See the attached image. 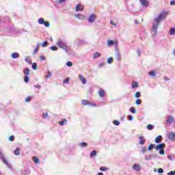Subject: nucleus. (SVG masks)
Returning <instances> with one entry per match:
<instances>
[{"label": "nucleus", "mask_w": 175, "mask_h": 175, "mask_svg": "<svg viewBox=\"0 0 175 175\" xmlns=\"http://www.w3.org/2000/svg\"><path fill=\"white\" fill-rule=\"evenodd\" d=\"M167 15V12H163L154 18L152 29V38H155L157 36V34L158 33V28H159V24H161V21L165 20Z\"/></svg>", "instance_id": "f257e3e1"}, {"label": "nucleus", "mask_w": 175, "mask_h": 175, "mask_svg": "<svg viewBox=\"0 0 175 175\" xmlns=\"http://www.w3.org/2000/svg\"><path fill=\"white\" fill-rule=\"evenodd\" d=\"M57 46L59 47V49L64 50L65 53H68L69 50H70V48H69V46H68V45H66V44H65V42H64V41L62 40H58Z\"/></svg>", "instance_id": "f03ea898"}, {"label": "nucleus", "mask_w": 175, "mask_h": 175, "mask_svg": "<svg viewBox=\"0 0 175 175\" xmlns=\"http://www.w3.org/2000/svg\"><path fill=\"white\" fill-rule=\"evenodd\" d=\"M0 161H1V162L5 164L9 169L12 167V165H10V163H9V161H8V159H6L5 154L1 150H0Z\"/></svg>", "instance_id": "7ed1b4c3"}, {"label": "nucleus", "mask_w": 175, "mask_h": 175, "mask_svg": "<svg viewBox=\"0 0 175 175\" xmlns=\"http://www.w3.org/2000/svg\"><path fill=\"white\" fill-rule=\"evenodd\" d=\"M95 21H96V15L95 14H90L88 18V22L89 24H93Z\"/></svg>", "instance_id": "20e7f679"}, {"label": "nucleus", "mask_w": 175, "mask_h": 175, "mask_svg": "<svg viewBox=\"0 0 175 175\" xmlns=\"http://www.w3.org/2000/svg\"><path fill=\"white\" fill-rule=\"evenodd\" d=\"M38 24H40L41 25H44V27H50V23L48 21H44V19L43 18H40L38 19Z\"/></svg>", "instance_id": "39448f33"}, {"label": "nucleus", "mask_w": 175, "mask_h": 175, "mask_svg": "<svg viewBox=\"0 0 175 175\" xmlns=\"http://www.w3.org/2000/svg\"><path fill=\"white\" fill-rule=\"evenodd\" d=\"M139 3L143 8H148L150 5V2L148 0H139Z\"/></svg>", "instance_id": "423d86ee"}, {"label": "nucleus", "mask_w": 175, "mask_h": 175, "mask_svg": "<svg viewBox=\"0 0 175 175\" xmlns=\"http://www.w3.org/2000/svg\"><path fill=\"white\" fill-rule=\"evenodd\" d=\"M167 139L171 142H174L175 140V133L171 132L167 134Z\"/></svg>", "instance_id": "0eeeda50"}, {"label": "nucleus", "mask_w": 175, "mask_h": 175, "mask_svg": "<svg viewBox=\"0 0 175 175\" xmlns=\"http://www.w3.org/2000/svg\"><path fill=\"white\" fill-rule=\"evenodd\" d=\"M84 9V6L81 5V4H77L75 7V12H83Z\"/></svg>", "instance_id": "6e6552de"}, {"label": "nucleus", "mask_w": 175, "mask_h": 175, "mask_svg": "<svg viewBox=\"0 0 175 175\" xmlns=\"http://www.w3.org/2000/svg\"><path fill=\"white\" fill-rule=\"evenodd\" d=\"M79 79L81 81L82 84L85 85L87 84V79L83 77L82 75H79Z\"/></svg>", "instance_id": "1a4fd4ad"}, {"label": "nucleus", "mask_w": 175, "mask_h": 175, "mask_svg": "<svg viewBox=\"0 0 175 175\" xmlns=\"http://www.w3.org/2000/svg\"><path fill=\"white\" fill-rule=\"evenodd\" d=\"M133 170H135L136 172H140V170H142V168L140 167V165L135 163L133 166Z\"/></svg>", "instance_id": "9d476101"}, {"label": "nucleus", "mask_w": 175, "mask_h": 175, "mask_svg": "<svg viewBox=\"0 0 175 175\" xmlns=\"http://www.w3.org/2000/svg\"><path fill=\"white\" fill-rule=\"evenodd\" d=\"M163 148H165L164 143L159 144L155 146L156 150H163Z\"/></svg>", "instance_id": "9b49d317"}, {"label": "nucleus", "mask_w": 175, "mask_h": 175, "mask_svg": "<svg viewBox=\"0 0 175 175\" xmlns=\"http://www.w3.org/2000/svg\"><path fill=\"white\" fill-rule=\"evenodd\" d=\"M75 17H76V18H78L79 20H83L85 18V16H84V14H76L75 15Z\"/></svg>", "instance_id": "f8f14e48"}, {"label": "nucleus", "mask_w": 175, "mask_h": 175, "mask_svg": "<svg viewBox=\"0 0 175 175\" xmlns=\"http://www.w3.org/2000/svg\"><path fill=\"white\" fill-rule=\"evenodd\" d=\"M98 95H99L100 98H105V96H106L105 90H103V89H100L98 91Z\"/></svg>", "instance_id": "ddd939ff"}, {"label": "nucleus", "mask_w": 175, "mask_h": 175, "mask_svg": "<svg viewBox=\"0 0 175 175\" xmlns=\"http://www.w3.org/2000/svg\"><path fill=\"white\" fill-rule=\"evenodd\" d=\"M131 88L133 90L139 88V83L136 82L135 81H133L131 83Z\"/></svg>", "instance_id": "4468645a"}, {"label": "nucleus", "mask_w": 175, "mask_h": 175, "mask_svg": "<svg viewBox=\"0 0 175 175\" xmlns=\"http://www.w3.org/2000/svg\"><path fill=\"white\" fill-rule=\"evenodd\" d=\"M167 122L168 124H172V122H175V119L173 118L172 116H169L167 119Z\"/></svg>", "instance_id": "2eb2a0df"}, {"label": "nucleus", "mask_w": 175, "mask_h": 175, "mask_svg": "<svg viewBox=\"0 0 175 175\" xmlns=\"http://www.w3.org/2000/svg\"><path fill=\"white\" fill-rule=\"evenodd\" d=\"M139 144L141 146H143V144H144V143H146V139H144V137H143V136H139Z\"/></svg>", "instance_id": "dca6fc26"}, {"label": "nucleus", "mask_w": 175, "mask_h": 175, "mask_svg": "<svg viewBox=\"0 0 175 175\" xmlns=\"http://www.w3.org/2000/svg\"><path fill=\"white\" fill-rule=\"evenodd\" d=\"M23 73H24L25 76H29V75H30L29 68H25L23 70Z\"/></svg>", "instance_id": "f3484780"}, {"label": "nucleus", "mask_w": 175, "mask_h": 175, "mask_svg": "<svg viewBox=\"0 0 175 175\" xmlns=\"http://www.w3.org/2000/svg\"><path fill=\"white\" fill-rule=\"evenodd\" d=\"M11 57L13 58V59H16L20 57V55L18 53H12Z\"/></svg>", "instance_id": "a211bd4d"}, {"label": "nucleus", "mask_w": 175, "mask_h": 175, "mask_svg": "<svg viewBox=\"0 0 175 175\" xmlns=\"http://www.w3.org/2000/svg\"><path fill=\"white\" fill-rule=\"evenodd\" d=\"M79 146L81 148H85V147H87L88 146V144L87 142H81L79 144Z\"/></svg>", "instance_id": "6ab92c4d"}, {"label": "nucleus", "mask_w": 175, "mask_h": 175, "mask_svg": "<svg viewBox=\"0 0 175 175\" xmlns=\"http://www.w3.org/2000/svg\"><path fill=\"white\" fill-rule=\"evenodd\" d=\"M116 58L117 61H120L121 60V53H120L119 51H116Z\"/></svg>", "instance_id": "aec40b11"}, {"label": "nucleus", "mask_w": 175, "mask_h": 175, "mask_svg": "<svg viewBox=\"0 0 175 175\" xmlns=\"http://www.w3.org/2000/svg\"><path fill=\"white\" fill-rule=\"evenodd\" d=\"M66 122H68V120L66 119H63L62 121L59 122V125H60V126H64Z\"/></svg>", "instance_id": "412c9836"}, {"label": "nucleus", "mask_w": 175, "mask_h": 175, "mask_svg": "<svg viewBox=\"0 0 175 175\" xmlns=\"http://www.w3.org/2000/svg\"><path fill=\"white\" fill-rule=\"evenodd\" d=\"M149 76H152V77H155V76H157V72H155V70H150L148 72Z\"/></svg>", "instance_id": "4be33fe9"}, {"label": "nucleus", "mask_w": 175, "mask_h": 175, "mask_svg": "<svg viewBox=\"0 0 175 175\" xmlns=\"http://www.w3.org/2000/svg\"><path fill=\"white\" fill-rule=\"evenodd\" d=\"M161 139H162V135L157 136L154 139L155 143H161Z\"/></svg>", "instance_id": "5701e85b"}, {"label": "nucleus", "mask_w": 175, "mask_h": 175, "mask_svg": "<svg viewBox=\"0 0 175 175\" xmlns=\"http://www.w3.org/2000/svg\"><path fill=\"white\" fill-rule=\"evenodd\" d=\"M89 104H90V101L87 100H82L81 101V105H83V106L89 105Z\"/></svg>", "instance_id": "b1692460"}, {"label": "nucleus", "mask_w": 175, "mask_h": 175, "mask_svg": "<svg viewBox=\"0 0 175 175\" xmlns=\"http://www.w3.org/2000/svg\"><path fill=\"white\" fill-rule=\"evenodd\" d=\"M98 57H100V53H98V52H95L94 54H93V58L94 59H96V58H98Z\"/></svg>", "instance_id": "393cba45"}, {"label": "nucleus", "mask_w": 175, "mask_h": 175, "mask_svg": "<svg viewBox=\"0 0 175 175\" xmlns=\"http://www.w3.org/2000/svg\"><path fill=\"white\" fill-rule=\"evenodd\" d=\"M114 44H116V42L114 41H113L111 40H109L107 41V46H113Z\"/></svg>", "instance_id": "a878e982"}, {"label": "nucleus", "mask_w": 175, "mask_h": 175, "mask_svg": "<svg viewBox=\"0 0 175 175\" xmlns=\"http://www.w3.org/2000/svg\"><path fill=\"white\" fill-rule=\"evenodd\" d=\"M141 152H142V154H146V152H147V147L146 146H142L141 148Z\"/></svg>", "instance_id": "bb28decb"}, {"label": "nucleus", "mask_w": 175, "mask_h": 175, "mask_svg": "<svg viewBox=\"0 0 175 175\" xmlns=\"http://www.w3.org/2000/svg\"><path fill=\"white\" fill-rule=\"evenodd\" d=\"M14 155H20V148H16L15 150L14 151Z\"/></svg>", "instance_id": "cd10ccee"}, {"label": "nucleus", "mask_w": 175, "mask_h": 175, "mask_svg": "<svg viewBox=\"0 0 175 175\" xmlns=\"http://www.w3.org/2000/svg\"><path fill=\"white\" fill-rule=\"evenodd\" d=\"M33 161L36 164L39 163V158L38 157H33Z\"/></svg>", "instance_id": "c85d7f7f"}, {"label": "nucleus", "mask_w": 175, "mask_h": 175, "mask_svg": "<svg viewBox=\"0 0 175 175\" xmlns=\"http://www.w3.org/2000/svg\"><path fill=\"white\" fill-rule=\"evenodd\" d=\"M24 81L26 83V84L29 82V77H28V75H25Z\"/></svg>", "instance_id": "c756f323"}, {"label": "nucleus", "mask_w": 175, "mask_h": 175, "mask_svg": "<svg viewBox=\"0 0 175 175\" xmlns=\"http://www.w3.org/2000/svg\"><path fill=\"white\" fill-rule=\"evenodd\" d=\"M170 35H175V27H172L170 29Z\"/></svg>", "instance_id": "7c9ffc66"}, {"label": "nucleus", "mask_w": 175, "mask_h": 175, "mask_svg": "<svg viewBox=\"0 0 175 175\" xmlns=\"http://www.w3.org/2000/svg\"><path fill=\"white\" fill-rule=\"evenodd\" d=\"M145 159H146V161H151L152 159V156H151V154L146 155Z\"/></svg>", "instance_id": "2f4dec72"}, {"label": "nucleus", "mask_w": 175, "mask_h": 175, "mask_svg": "<svg viewBox=\"0 0 175 175\" xmlns=\"http://www.w3.org/2000/svg\"><path fill=\"white\" fill-rule=\"evenodd\" d=\"M100 172H107V170H109V167H107L105 166L100 167Z\"/></svg>", "instance_id": "473e14b6"}, {"label": "nucleus", "mask_w": 175, "mask_h": 175, "mask_svg": "<svg viewBox=\"0 0 175 175\" xmlns=\"http://www.w3.org/2000/svg\"><path fill=\"white\" fill-rule=\"evenodd\" d=\"M25 62H28V64H32V60H31V58L29 57H26L25 58Z\"/></svg>", "instance_id": "72a5a7b5"}, {"label": "nucleus", "mask_w": 175, "mask_h": 175, "mask_svg": "<svg viewBox=\"0 0 175 175\" xmlns=\"http://www.w3.org/2000/svg\"><path fill=\"white\" fill-rule=\"evenodd\" d=\"M152 148H155V145L152 144H150L149 145V146L148 147V150L149 151H151V150H152Z\"/></svg>", "instance_id": "f704fd0d"}, {"label": "nucleus", "mask_w": 175, "mask_h": 175, "mask_svg": "<svg viewBox=\"0 0 175 175\" xmlns=\"http://www.w3.org/2000/svg\"><path fill=\"white\" fill-rule=\"evenodd\" d=\"M147 129H148V131H152V130L154 129V125H152V124H148V125L147 126Z\"/></svg>", "instance_id": "c9c22d12"}, {"label": "nucleus", "mask_w": 175, "mask_h": 175, "mask_svg": "<svg viewBox=\"0 0 175 175\" xmlns=\"http://www.w3.org/2000/svg\"><path fill=\"white\" fill-rule=\"evenodd\" d=\"M130 111L131 113H132L133 114H136V109H135V107H131L130 108Z\"/></svg>", "instance_id": "e433bc0d"}, {"label": "nucleus", "mask_w": 175, "mask_h": 175, "mask_svg": "<svg viewBox=\"0 0 175 175\" xmlns=\"http://www.w3.org/2000/svg\"><path fill=\"white\" fill-rule=\"evenodd\" d=\"M31 68L33 70H36V69H38V64L36 63H33Z\"/></svg>", "instance_id": "4c0bfd02"}, {"label": "nucleus", "mask_w": 175, "mask_h": 175, "mask_svg": "<svg viewBox=\"0 0 175 175\" xmlns=\"http://www.w3.org/2000/svg\"><path fill=\"white\" fill-rule=\"evenodd\" d=\"M90 157H96V150H92L90 152Z\"/></svg>", "instance_id": "58836bf2"}, {"label": "nucleus", "mask_w": 175, "mask_h": 175, "mask_svg": "<svg viewBox=\"0 0 175 175\" xmlns=\"http://www.w3.org/2000/svg\"><path fill=\"white\" fill-rule=\"evenodd\" d=\"M51 50H52V51H57V50H58V47L56 46H51Z\"/></svg>", "instance_id": "ea45409f"}, {"label": "nucleus", "mask_w": 175, "mask_h": 175, "mask_svg": "<svg viewBox=\"0 0 175 175\" xmlns=\"http://www.w3.org/2000/svg\"><path fill=\"white\" fill-rule=\"evenodd\" d=\"M140 96H142V94L140 93V92H137L135 94V98H140Z\"/></svg>", "instance_id": "a19ab883"}, {"label": "nucleus", "mask_w": 175, "mask_h": 175, "mask_svg": "<svg viewBox=\"0 0 175 175\" xmlns=\"http://www.w3.org/2000/svg\"><path fill=\"white\" fill-rule=\"evenodd\" d=\"M69 81H70V78H66L65 81H63L64 84H69Z\"/></svg>", "instance_id": "79ce46f5"}, {"label": "nucleus", "mask_w": 175, "mask_h": 175, "mask_svg": "<svg viewBox=\"0 0 175 175\" xmlns=\"http://www.w3.org/2000/svg\"><path fill=\"white\" fill-rule=\"evenodd\" d=\"M113 125H116V126H118V125H120V121H118V120H113Z\"/></svg>", "instance_id": "37998d69"}, {"label": "nucleus", "mask_w": 175, "mask_h": 175, "mask_svg": "<svg viewBox=\"0 0 175 175\" xmlns=\"http://www.w3.org/2000/svg\"><path fill=\"white\" fill-rule=\"evenodd\" d=\"M25 102L28 103V102H31V100H32V97L31 96H28L25 98Z\"/></svg>", "instance_id": "c03bdc74"}, {"label": "nucleus", "mask_w": 175, "mask_h": 175, "mask_svg": "<svg viewBox=\"0 0 175 175\" xmlns=\"http://www.w3.org/2000/svg\"><path fill=\"white\" fill-rule=\"evenodd\" d=\"M107 64H113V57H109L107 59Z\"/></svg>", "instance_id": "a18cd8bd"}, {"label": "nucleus", "mask_w": 175, "mask_h": 175, "mask_svg": "<svg viewBox=\"0 0 175 175\" xmlns=\"http://www.w3.org/2000/svg\"><path fill=\"white\" fill-rule=\"evenodd\" d=\"M89 106H91L92 107H96V104H95V103L89 102Z\"/></svg>", "instance_id": "49530a36"}, {"label": "nucleus", "mask_w": 175, "mask_h": 175, "mask_svg": "<svg viewBox=\"0 0 175 175\" xmlns=\"http://www.w3.org/2000/svg\"><path fill=\"white\" fill-rule=\"evenodd\" d=\"M135 103L137 105H142V100L140 98H138L135 100Z\"/></svg>", "instance_id": "de8ad7c7"}, {"label": "nucleus", "mask_w": 175, "mask_h": 175, "mask_svg": "<svg viewBox=\"0 0 175 175\" xmlns=\"http://www.w3.org/2000/svg\"><path fill=\"white\" fill-rule=\"evenodd\" d=\"M159 152L161 155H165V150L163 149H160Z\"/></svg>", "instance_id": "09e8293b"}, {"label": "nucleus", "mask_w": 175, "mask_h": 175, "mask_svg": "<svg viewBox=\"0 0 175 175\" xmlns=\"http://www.w3.org/2000/svg\"><path fill=\"white\" fill-rule=\"evenodd\" d=\"M9 140H10V142H14V135H11L9 137Z\"/></svg>", "instance_id": "8fccbe9b"}, {"label": "nucleus", "mask_w": 175, "mask_h": 175, "mask_svg": "<svg viewBox=\"0 0 175 175\" xmlns=\"http://www.w3.org/2000/svg\"><path fill=\"white\" fill-rule=\"evenodd\" d=\"M49 44V42L45 41L42 44V47H46V46H47V44Z\"/></svg>", "instance_id": "3c124183"}, {"label": "nucleus", "mask_w": 175, "mask_h": 175, "mask_svg": "<svg viewBox=\"0 0 175 175\" xmlns=\"http://www.w3.org/2000/svg\"><path fill=\"white\" fill-rule=\"evenodd\" d=\"M39 50V48L38 46L33 50V55H35L36 53H38V51Z\"/></svg>", "instance_id": "603ef678"}, {"label": "nucleus", "mask_w": 175, "mask_h": 175, "mask_svg": "<svg viewBox=\"0 0 175 175\" xmlns=\"http://www.w3.org/2000/svg\"><path fill=\"white\" fill-rule=\"evenodd\" d=\"M49 114L47 113H42V118H47Z\"/></svg>", "instance_id": "864d4df0"}, {"label": "nucleus", "mask_w": 175, "mask_h": 175, "mask_svg": "<svg viewBox=\"0 0 175 175\" xmlns=\"http://www.w3.org/2000/svg\"><path fill=\"white\" fill-rule=\"evenodd\" d=\"M133 120V116L132 115H129L128 116V120L129 121H132Z\"/></svg>", "instance_id": "5fc2aeb1"}, {"label": "nucleus", "mask_w": 175, "mask_h": 175, "mask_svg": "<svg viewBox=\"0 0 175 175\" xmlns=\"http://www.w3.org/2000/svg\"><path fill=\"white\" fill-rule=\"evenodd\" d=\"M66 65H67L69 68H70V66H73V64H72V62H68L66 63Z\"/></svg>", "instance_id": "6e6d98bb"}, {"label": "nucleus", "mask_w": 175, "mask_h": 175, "mask_svg": "<svg viewBox=\"0 0 175 175\" xmlns=\"http://www.w3.org/2000/svg\"><path fill=\"white\" fill-rule=\"evenodd\" d=\"M105 65H106V63L101 62L99 64V68H103V66H105Z\"/></svg>", "instance_id": "4d7b16f0"}, {"label": "nucleus", "mask_w": 175, "mask_h": 175, "mask_svg": "<svg viewBox=\"0 0 175 175\" xmlns=\"http://www.w3.org/2000/svg\"><path fill=\"white\" fill-rule=\"evenodd\" d=\"M170 5L172 6H175V0H172L170 2Z\"/></svg>", "instance_id": "13d9d810"}, {"label": "nucleus", "mask_w": 175, "mask_h": 175, "mask_svg": "<svg viewBox=\"0 0 175 175\" xmlns=\"http://www.w3.org/2000/svg\"><path fill=\"white\" fill-rule=\"evenodd\" d=\"M51 76V72L50 71H48V75L45 76V79H49Z\"/></svg>", "instance_id": "bf43d9fd"}, {"label": "nucleus", "mask_w": 175, "mask_h": 175, "mask_svg": "<svg viewBox=\"0 0 175 175\" xmlns=\"http://www.w3.org/2000/svg\"><path fill=\"white\" fill-rule=\"evenodd\" d=\"M158 173H159L160 174H162V173H163V170L162 168H159Z\"/></svg>", "instance_id": "052dcab7"}, {"label": "nucleus", "mask_w": 175, "mask_h": 175, "mask_svg": "<svg viewBox=\"0 0 175 175\" xmlns=\"http://www.w3.org/2000/svg\"><path fill=\"white\" fill-rule=\"evenodd\" d=\"M110 24L111 25H113L114 27H117V23H114V21H110Z\"/></svg>", "instance_id": "680f3d73"}, {"label": "nucleus", "mask_w": 175, "mask_h": 175, "mask_svg": "<svg viewBox=\"0 0 175 175\" xmlns=\"http://www.w3.org/2000/svg\"><path fill=\"white\" fill-rule=\"evenodd\" d=\"M167 175H174V171H171L167 174Z\"/></svg>", "instance_id": "e2e57ef3"}, {"label": "nucleus", "mask_w": 175, "mask_h": 175, "mask_svg": "<svg viewBox=\"0 0 175 175\" xmlns=\"http://www.w3.org/2000/svg\"><path fill=\"white\" fill-rule=\"evenodd\" d=\"M34 87H35V88H38V90H40V88H41V86L39 85V84L35 85Z\"/></svg>", "instance_id": "0e129e2a"}, {"label": "nucleus", "mask_w": 175, "mask_h": 175, "mask_svg": "<svg viewBox=\"0 0 175 175\" xmlns=\"http://www.w3.org/2000/svg\"><path fill=\"white\" fill-rule=\"evenodd\" d=\"M66 0H58V3H64V2H66Z\"/></svg>", "instance_id": "69168bd1"}, {"label": "nucleus", "mask_w": 175, "mask_h": 175, "mask_svg": "<svg viewBox=\"0 0 175 175\" xmlns=\"http://www.w3.org/2000/svg\"><path fill=\"white\" fill-rule=\"evenodd\" d=\"M150 157H152V159H154V158H157V154H150Z\"/></svg>", "instance_id": "338daca9"}, {"label": "nucleus", "mask_w": 175, "mask_h": 175, "mask_svg": "<svg viewBox=\"0 0 175 175\" xmlns=\"http://www.w3.org/2000/svg\"><path fill=\"white\" fill-rule=\"evenodd\" d=\"M40 59H41V61H44V59H46V57H44V56H40Z\"/></svg>", "instance_id": "774afa93"}]
</instances>
